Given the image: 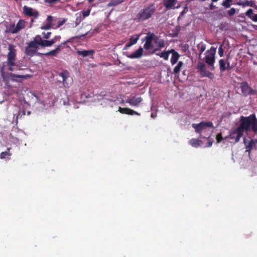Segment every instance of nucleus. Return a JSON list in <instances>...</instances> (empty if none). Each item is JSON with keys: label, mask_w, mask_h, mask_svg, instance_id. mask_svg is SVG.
Here are the masks:
<instances>
[{"label": "nucleus", "mask_w": 257, "mask_h": 257, "mask_svg": "<svg viewBox=\"0 0 257 257\" xmlns=\"http://www.w3.org/2000/svg\"><path fill=\"white\" fill-rule=\"evenodd\" d=\"M218 0H211V1L213 2V3H214V2H217Z\"/></svg>", "instance_id": "052dcab7"}, {"label": "nucleus", "mask_w": 257, "mask_h": 257, "mask_svg": "<svg viewBox=\"0 0 257 257\" xmlns=\"http://www.w3.org/2000/svg\"><path fill=\"white\" fill-rule=\"evenodd\" d=\"M232 1V0H224L222 5L226 8H228L230 7Z\"/></svg>", "instance_id": "473e14b6"}, {"label": "nucleus", "mask_w": 257, "mask_h": 257, "mask_svg": "<svg viewBox=\"0 0 257 257\" xmlns=\"http://www.w3.org/2000/svg\"><path fill=\"white\" fill-rule=\"evenodd\" d=\"M63 78V83L65 86L66 80L69 77V73L67 70H63L59 74Z\"/></svg>", "instance_id": "aec40b11"}, {"label": "nucleus", "mask_w": 257, "mask_h": 257, "mask_svg": "<svg viewBox=\"0 0 257 257\" xmlns=\"http://www.w3.org/2000/svg\"><path fill=\"white\" fill-rule=\"evenodd\" d=\"M226 63L223 59H220L219 61V69L221 73L223 72L226 70Z\"/></svg>", "instance_id": "c85d7f7f"}, {"label": "nucleus", "mask_w": 257, "mask_h": 257, "mask_svg": "<svg viewBox=\"0 0 257 257\" xmlns=\"http://www.w3.org/2000/svg\"><path fill=\"white\" fill-rule=\"evenodd\" d=\"M119 112L122 114H126L128 115H140V113L131 109L129 108H122L121 107H119L118 110Z\"/></svg>", "instance_id": "4468645a"}, {"label": "nucleus", "mask_w": 257, "mask_h": 257, "mask_svg": "<svg viewBox=\"0 0 257 257\" xmlns=\"http://www.w3.org/2000/svg\"><path fill=\"white\" fill-rule=\"evenodd\" d=\"M209 137L210 136H209L208 137H206L207 139V140H208V143H207V144L206 145V147H211L212 146V144H213V141H211Z\"/></svg>", "instance_id": "de8ad7c7"}, {"label": "nucleus", "mask_w": 257, "mask_h": 257, "mask_svg": "<svg viewBox=\"0 0 257 257\" xmlns=\"http://www.w3.org/2000/svg\"><path fill=\"white\" fill-rule=\"evenodd\" d=\"M216 140L217 143H219L223 140L222 134L219 133L216 135Z\"/></svg>", "instance_id": "a19ab883"}, {"label": "nucleus", "mask_w": 257, "mask_h": 257, "mask_svg": "<svg viewBox=\"0 0 257 257\" xmlns=\"http://www.w3.org/2000/svg\"><path fill=\"white\" fill-rule=\"evenodd\" d=\"M77 53L78 55L83 56V57H85L89 55H92L94 53V51L93 50H84L82 51H77Z\"/></svg>", "instance_id": "a211bd4d"}, {"label": "nucleus", "mask_w": 257, "mask_h": 257, "mask_svg": "<svg viewBox=\"0 0 257 257\" xmlns=\"http://www.w3.org/2000/svg\"><path fill=\"white\" fill-rule=\"evenodd\" d=\"M209 7H210V10H213L215 8V6L213 5V4L212 3H211Z\"/></svg>", "instance_id": "6e6d98bb"}, {"label": "nucleus", "mask_w": 257, "mask_h": 257, "mask_svg": "<svg viewBox=\"0 0 257 257\" xmlns=\"http://www.w3.org/2000/svg\"><path fill=\"white\" fill-rule=\"evenodd\" d=\"M69 42H70L69 40L64 42V43H63L61 44L58 46L55 49L50 51L48 52H47L46 53L44 54V55L46 56H56L57 54L60 51L61 48L63 47V46L65 44H66L67 43Z\"/></svg>", "instance_id": "ddd939ff"}, {"label": "nucleus", "mask_w": 257, "mask_h": 257, "mask_svg": "<svg viewBox=\"0 0 257 257\" xmlns=\"http://www.w3.org/2000/svg\"><path fill=\"white\" fill-rule=\"evenodd\" d=\"M67 20V19L66 18H63L61 20H59L57 23V28H59L62 26L66 23Z\"/></svg>", "instance_id": "e433bc0d"}, {"label": "nucleus", "mask_w": 257, "mask_h": 257, "mask_svg": "<svg viewBox=\"0 0 257 257\" xmlns=\"http://www.w3.org/2000/svg\"><path fill=\"white\" fill-rule=\"evenodd\" d=\"M143 48L142 47L136 50L135 52L130 55H127V57L130 59H138L141 58L143 54Z\"/></svg>", "instance_id": "f8f14e48"}, {"label": "nucleus", "mask_w": 257, "mask_h": 257, "mask_svg": "<svg viewBox=\"0 0 257 257\" xmlns=\"http://www.w3.org/2000/svg\"><path fill=\"white\" fill-rule=\"evenodd\" d=\"M49 44H50V46H51L52 45H53L54 43H55L56 42H55V41L53 39H51V40L49 41Z\"/></svg>", "instance_id": "3c124183"}, {"label": "nucleus", "mask_w": 257, "mask_h": 257, "mask_svg": "<svg viewBox=\"0 0 257 257\" xmlns=\"http://www.w3.org/2000/svg\"><path fill=\"white\" fill-rule=\"evenodd\" d=\"M12 67L13 66H10L9 68V70L11 71H13L14 70V69Z\"/></svg>", "instance_id": "4d7b16f0"}, {"label": "nucleus", "mask_w": 257, "mask_h": 257, "mask_svg": "<svg viewBox=\"0 0 257 257\" xmlns=\"http://www.w3.org/2000/svg\"><path fill=\"white\" fill-rule=\"evenodd\" d=\"M43 47H50V44L48 40H43V43L41 45Z\"/></svg>", "instance_id": "49530a36"}, {"label": "nucleus", "mask_w": 257, "mask_h": 257, "mask_svg": "<svg viewBox=\"0 0 257 257\" xmlns=\"http://www.w3.org/2000/svg\"><path fill=\"white\" fill-rule=\"evenodd\" d=\"M197 48L199 52V56L200 57L201 54L205 50L206 45L203 42H200L197 45Z\"/></svg>", "instance_id": "b1692460"}, {"label": "nucleus", "mask_w": 257, "mask_h": 257, "mask_svg": "<svg viewBox=\"0 0 257 257\" xmlns=\"http://www.w3.org/2000/svg\"><path fill=\"white\" fill-rule=\"evenodd\" d=\"M239 5H241L243 7H245V6L252 7L253 5V2L252 1H246L245 2H243L242 3H239Z\"/></svg>", "instance_id": "f704fd0d"}, {"label": "nucleus", "mask_w": 257, "mask_h": 257, "mask_svg": "<svg viewBox=\"0 0 257 257\" xmlns=\"http://www.w3.org/2000/svg\"><path fill=\"white\" fill-rule=\"evenodd\" d=\"M37 50H35L31 47H29V46L26 47L25 48V54L31 57L33 56L37 52Z\"/></svg>", "instance_id": "4be33fe9"}, {"label": "nucleus", "mask_w": 257, "mask_h": 257, "mask_svg": "<svg viewBox=\"0 0 257 257\" xmlns=\"http://www.w3.org/2000/svg\"><path fill=\"white\" fill-rule=\"evenodd\" d=\"M235 13V9L233 8L230 9L228 11L227 14L229 16L231 17L233 16Z\"/></svg>", "instance_id": "37998d69"}, {"label": "nucleus", "mask_w": 257, "mask_h": 257, "mask_svg": "<svg viewBox=\"0 0 257 257\" xmlns=\"http://www.w3.org/2000/svg\"><path fill=\"white\" fill-rule=\"evenodd\" d=\"M28 46H29V47H31L37 50L39 48V45L37 44H36V43H35L33 40L30 41L29 43Z\"/></svg>", "instance_id": "2f4dec72"}, {"label": "nucleus", "mask_w": 257, "mask_h": 257, "mask_svg": "<svg viewBox=\"0 0 257 257\" xmlns=\"http://www.w3.org/2000/svg\"><path fill=\"white\" fill-rule=\"evenodd\" d=\"M81 22V19L80 18L79 19H78V18H77L76 19V25H78L80 22Z\"/></svg>", "instance_id": "5fc2aeb1"}, {"label": "nucleus", "mask_w": 257, "mask_h": 257, "mask_svg": "<svg viewBox=\"0 0 257 257\" xmlns=\"http://www.w3.org/2000/svg\"><path fill=\"white\" fill-rule=\"evenodd\" d=\"M46 4H49L50 5H53L56 3L60 1V0H44Z\"/></svg>", "instance_id": "79ce46f5"}, {"label": "nucleus", "mask_w": 257, "mask_h": 257, "mask_svg": "<svg viewBox=\"0 0 257 257\" xmlns=\"http://www.w3.org/2000/svg\"><path fill=\"white\" fill-rule=\"evenodd\" d=\"M53 18L51 16H48L46 19V23L42 25L41 27L42 30H49L51 29L52 26V22Z\"/></svg>", "instance_id": "2eb2a0df"}, {"label": "nucleus", "mask_w": 257, "mask_h": 257, "mask_svg": "<svg viewBox=\"0 0 257 257\" xmlns=\"http://www.w3.org/2000/svg\"><path fill=\"white\" fill-rule=\"evenodd\" d=\"M231 139H233L234 138V137L233 136H231V138H230Z\"/></svg>", "instance_id": "680f3d73"}, {"label": "nucleus", "mask_w": 257, "mask_h": 257, "mask_svg": "<svg viewBox=\"0 0 257 257\" xmlns=\"http://www.w3.org/2000/svg\"><path fill=\"white\" fill-rule=\"evenodd\" d=\"M196 69L202 77H203L207 71L205 65L203 63L200 62L197 63Z\"/></svg>", "instance_id": "f3484780"}, {"label": "nucleus", "mask_w": 257, "mask_h": 257, "mask_svg": "<svg viewBox=\"0 0 257 257\" xmlns=\"http://www.w3.org/2000/svg\"><path fill=\"white\" fill-rule=\"evenodd\" d=\"M156 10L154 4L149 5L141 10L136 15V19L138 22H144L148 20L154 14Z\"/></svg>", "instance_id": "f03ea898"}, {"label": "nucleus", "mask_w": 257, "mask_h": 257, "mask_svg": "<svg viewBox=\"0 0 257 257\" xmlns=\"http://www.w3.org/2000/svg\"><path fill=\"white\" fill-rule=\"evenodd\" d=\"M55 42L57 41H59L61 39V36H56L54 38H53Z\"/></svg>", "instance_id": "09e8293b"}, {"label": "nucleus", "mask_w": 257, "mask_h": 257, "mask_svg": "<svg viewBox=\"0 0 257 257\" xmlns=\"http://www.w3.org/2000/svg\"><path fill=\"white\" fill-rule=\"evenodd\" d=\"M240 88L242 93L245 96L255 93V91L248 85L246 81H243L241 83Z\"/></svg>", "instance_id": "1a4fd4ad"}, {"label": "nucleus", "mask_w": 257, "mask_h": 257, "mask_svg": "<svg viewBox=\"0 0 257 257\" xmlns=\"http://www.w3.org/2000/svg\"><path fill=\"white\" fill-rule=\"evenodd\" d=\"M253 10L251 9H248L245 13L246 16L250 19L252 21V18L254 16Z\"/></svg>", "instance_id": "7c9ffc66"}, {"label": "nucleus", "mask_w": 257, "mask_h": 257, "mask_svg": "<svg viewBox=\"0 0 257 257\" xmlns=\"http://www.w3.org/2000/svg\"><path fill=\"white\" fill-rule=\"evenodd\" d=\"M143 99L142 97H131L125 100V102L130 104V105L134 107H139L143 101Z\"/></svg>", "instance_id": "6e6552de"}, {"label": "nucleus", "mask_w": 257, "mask_h": 257, "mask_svg": "<svg viewBox=\"0 0 257 257\" xmlns=\"http://www.w3.org/2000/svg\"><path fill=\"white\" fill-rule=\"evenodd\" d=\"M231 68H232V67H231L230 66L229 62H227V66L226 67V70H230V69H231Z\"/></svg>", "instance_id": "8fccbe9b"}, {"label": "nucleus", "mask_w": 257, "mask_h": 257, "mask_svg": "<svg viewBox=\"0 0 257 257\" xmlns=\"http://www.w3.org/2000/svg\"><path fill=\"white\" fill-rule=\"evenodd\" d=\"M26 114V111L25 109H22L20 110L19 114L17 115V119L18 118H21L22 116H25Z\"/></svg>", "instance_id": "58836bf2"}, {"label": "nucleus", "mask_w": 257, "mask_h": 257, "mask_svg": "<svg viewBox=\"0 0 257 257\" xmlns=\"http://www.w3.org/2000/svg\"><path fill=\"white\" fill-rule=\"evenodd\" d=\"M183 65L184 63L183 62L179 61L177 65L174 67L173 69L174 73L176 74H179L181 69L183 66Z\"/></svg>", "instance_id": "393cba45"}, {"label": "nucleus", "mask_w": 257, "mask_h": 257, "mask_svg": "<svg viewBox=\"0 0 257 257\" xmlns=\"http://www.w3.org/2000/svg\"><path fill=\"white\" fill-rule=\"evenodd\" d=\"M155 43L159 48H162L165 47L164 41L163 39H159L158 36H157V38L155 39Z\"/></svg>", "instance_id": "5701e85b"}, {"label": "nucleus", "mask_w": 257, "mask_h": 257, "mask_svg": "<svg viewBox=\"0 0 257 257\" xmlns=\"http://www.w3.org/2000/svg\"><path fill=\"white\" fill-rule=\"evenodd\" d=\"M175 2L176 0H164L163 4L167 9H170L175 5Z\"/></svg>", "instance_id": "412c9836"}, {"label": "nucleus", "mask_w": 257, "mask_h": 257, "mask_svg": "<svg viewBox=\"0 0 257 257\" xmlns=\"http://www.w3.org/2000/svg\"><path fill=\"white\" fill-rule=\"evenodd\" d=\"M215 49L212 47L210 50H208L206 52L205 56L203 59V60L208 65L209 68L211 70H214L215 69L214 64L215 60Z\"/></svg>", "instance_id": "7ed1b4c3"}, {"label": "nucleus", "mask_w": 257, "mask_h": 257, "mask_svg": "<svg viewBox=\"0 0 257 257\" xmlns=\"http://www.w3.org/2000/svg\"><path fill=\"white\" fill-rule=\"evenodd\" d=\"M11 80L18 82H21L24 79L30 77L29 75H17L12 73L9 74Z\"/></svg>", "instance_id": "9b49d317"}, {"label": "nucleus", "mask_w": 257, "mask_h": 257, "mask_svg": "<svg viewBox=\"0 0 257 257\" xmlns=\"http://www.w3.org/2000/svg\"><path fill=\"white\" fill-rule=\"evenodd\" d=\"M252 21L253 22H257V14H254L253 17L252 18Z\"/></svg>", "instance_id": "864d4df0"}, {"label": "nucleus", "mask_w": 257, "mask_h": 257, "mask_svg": "<svg viewBox=\"0 0 257 257\" xmlns=\"http://www.w3.org/2000/svg\"><path fill=\"white\" fill-rule=\"evenodd\" d=\"M15 47L13 45H9L8 49L9 51L8 54L7 64L9 66H15L17 51Z\"/></svg>", "instance_id": "39448f33"}, {"label": "nucleus", "mask_w": 257, "mask_h": 257, "mask_svg": "<svg viewBox=\"0 0 257 257\" xmlns=\"http://www.w3.org/2000/svg\"><path fill=\"white\" fill-rule=\"evenodd\" d=\"M170 54L169 50L167 52H162L160 53H156V55L160 56L161 58H163L165 60H168L169 56Z\"/></svg>", "instance_id": "cd10ccee"}, {"label": "nucleus", "mask_w": 257, "mask_h": 257, "mask_svg": "<svg viewBox=\"0 0 257 257\" xmlns=\"http://www.w3.org/2000/svg\"><path fill=\"white\" fill-rule=\"evenodd\" d=\"M36 1H38V0H35Z\"/></svg>", "instance_id": "0e129e2a"}, {"label": "nucleus", "mask_w": 257, "mask_h": 257, "mask_svg": "<svg viewBox=\"0 0 257 257\" xmlns=\"http://www.w3.org/2000/svg\"><path fill=\"white\" fill-rule=\"evenodd\" d=\"M193 128L195 129V132L199 134L200 138H205V137H203L201 135V132L206 127H213V123L211 121H202L199 123H193L192 125Z\"/></svg>", "instance_id": "20e7f679"}, {"label": "nucleus", "mask_w": 257, "mask_h": 257, "mask_svg": "<svg viewBox=\"0 0 257 257\" xmlns=\"http://www.w3.org/2000/svg\"><path fill=\"white\" fill-rule=\"evenodd\" d=\"M151 116L153 117V118H154L155 115L153 114V113H152L151 114Z\"/></svg>", "instance_id": "bf43d9fd"}, {"label": "nucleus", "mask_w": 257, "mask_h": 257, "mask_svg": "<svg viewBox=\"0 0 257 257\" xmlns=\"http://www.w3.org/2000/svg\"><path fill=\"white\" fill-rule=\"evenodd\" d=\"M251 132L257 135V117L255 114L253 113L248 116H241L238 126L232 133V135L236 134L235 143L239 141L244 133Z\"/></svg>", "instance_id": "f257e3e1"}, {"label": "nucleus", "mask_w": 257, "mask_h": 257, "mask_svg": "<svg viewBox=\"0 0 257 257\" xmlns=\"http://www.w3.org/2000/svg\"><path fill=\"white\" fill-rule=\"evenodd\" d=\"M139 39V36H137L136 37L134 38L133 37H131L130 39L129 42L133 45L136 44L138 40Z\"/></svg>", "instance_id": "c9c22d12"}, {"label": "nucleus", "mask_w": 257, "mask_h": 257, "mask_svg": "<svg viewBox=\"0 0 257 257\" xmlns=\"http://www.w3.org/2000/svg\"><path fill=\"white\" fill-rule=\"evenodd\" d=\"M89 3H92L94 0H87Z\"/></svg>", "instance_id": "13d9d810"}, {"label": "nucleus", "mask_w": 257, "mask_h": 257, "mask_svg": "<svg viewBox=\"0 0 257 257\" xmlns=\"http://www.w3.org/2000/svg\"><path fill=\"white\" fill-rule=\"evenodd\" d=\"M203 77H207L210 79H213L214 77V75L212 73L209 72V71H207Z\"/></svg>", "instance_id": "4c0bfd02"}, {"label": "nucleus", "mask_w": 257, "mask_h": 257, "mask_svg": "<svg viewBox=\"0 0 257 257\" xmlns=\"http://www.w3.org/2000/svg\"><path fill=\"white\" fill-rule=\"evenodd\" d=\"M202 143V141L198 140V139H192L190 141V145L194 147L197 148L198 146H199Z\"/></svg>", "instance_id": "a878e982"}, {"label": "nucleus", "mask_w": 257, "mask_h": 257, "mask_svg": "<svg viewBox=\"0 0 257 257\" xmlns=\"http://www.w3.org/2000/svg\"><path fill=\"white\" fill-rule=\"evenodd\" d=\"M10 148H8V151L3 152L0 154V158L1 159H4L6 158L7 156H11V154L9 152L10 150Z\"/></svg>", "instance_id": "72a5a7b5"}, {"label": "nucleus", "mask_w": 257, "mask_h": 257, "mask_svg": "<svg viewBox=\"0 0 257 257\" xmlns=\"http://www.w3.org/2000/svg\"><path fill=\"white\" fill-rule=\"evenodd\" d=\"M24 14L29 17H33L37 18L39 16V13L37 11L34 10L32 8L25 6L23 7Z\"/></svg>", "instance_id": "9d476101"}, {"label": "nucleus", "mask_w": 257, "mask_h": 257, "mask_svg": "<svg viewBox=\"0 0 257 257\" xmlns=\"http://www.w3.org/2000/svg\"><path fill=\"white\" fill-rule=\"evenodd\" d=\"M42 35H43V37L45 39H48L50 37V36L51 35V32H43Z\"/></svg>", "instance_id": "c03bdc74"}, {"label": "nucleus", "mask_w": 257, "mask_h": 257, "mask_svg": "<svg viewBox=\"0 0 257 257\" xmlns=\"http://www.w3.org/2000/svg\"><path fill=\"white\" fill-rule=\"evenodd\" d=\"M90 9H88L86 11H83L82 12L83 18H85V17H88L90 15Z\"/></svg>", "instance_id": "ea45409f"}, {"label": "nucleus", "mask_w": 257, "mask_h": 257, "mask_svg": "<svg viewBox=\"0 0 257 257\" xmlns=\"http://www.w3.org/2000/svg\"><path fill=\"white\" fill-rule=\"evenodd\" d=\"M256 142L257 140H253L251 139L248 142V144L246 145V151L248 152L249 154L252 150L253 148L255 146Z\"/></svg>", "instance_id": "6ab92c4d"}, {"label": "nucleus", "mask_w": 257, "mask_h": 257, "mask_svg": "<svg viewBox=\"0 0 257 257\" xmlns=\"http://www.w3.org/2000/svg\"><path fill=\"white\" fill-rule=\"evenodd\" d=\"M123 0H111L107 4V7L117 6L123 2Z\"/></svg>", "instance_id": "bb28decb"}, {"label": "nucleus", "mask_w": 257, "mask_h": 257, "mask_svg": "<svg viewBox=\"0 0 257 257\" xmlns=\"http://www.w3.org/2000/svg\"><path fill=\"white\" fill-rule=\"evenodd\" d=\"M157 38V36L154 33L148 32L147 36L144 38V40L145 41L144 45V48L146 50H148L153 47L152 42H155V39Z\"/></svg>", "instance_id": "423d86ee"}, {"label": "nucleus", "mask_w": 257, "mask_h": 257, "mask_svg": "<svg viewBox=\"0 0 257 257\" xmlns=\"http://www.w3.org/2000/svg\"><path fill=\"white\" fill-rule=\"evenodd\" d=\"M25 26V22L23 20H20L16 26L15 24L10 26L9 31L12 34H16L24 28Z\"/></svg>", "instance_id": "0eeeda50"}, {"label": "nucleus", "mask_w": 257, "mask_h": 257, "mask_svg": "<svg viewBox=\"0 0 257 257\" xmlns=\"http://www.w3.org/2000/svg\"><path fill=\"white\" fill-rule=\"evenodd\" d=\"M133 45L128 42L125 46V49H127V48L132 46Z\"/></svg>", "instance_id": "603ef678"}, {"label": "nucleus", "mask_w": 257, "mask_h": 257, "mask_svg": "<svg viewBox=\"0 0 257 257\" xmlns=\"http://www.w3.org/2000/svg\"><path fill=\"white\" fill-rule=\"evenodd\" d=\"M169 52H170V54H172V57L170 60V62L172 65H173L177 62L180 56L179 54V53L175 51L174 49H171L169 50Z\"/></svg>", "instance_id": "dca6fc26"}, {"label": "nucleus", "mask_w": 257, "mask_h": 257, "mask_svg": "<svg viewBox=\"0 0 257 257\" xmlns=\"http://www.w3.org/2000/svg\"><path fill=\"white\" fill-rule=\"evenodd\" d=\"M33 41L36 43V44H37L38 45H42V43H43V40L41 38V37L38 35H37L33 39Z\"/></svg>", "instance_id": "c756f323"}, {"label": "nucleus", "mask_w": 257, "mask_h": 257, "mask_svg": "<svg viewBox=\"0 0 257 257\" xmlns=\"http://www.w3.org/2000/svg\"><path fill=\"white\" fill-rule=\"evenodd\" d=\"M218 54L220 57L223 56V49L222 48V45H221L218 48Z\"/></svg>", "instance_id": "a18cd8bd"}, {"label": "nucleus", "mask_w": 257, "mask_h": 257, "mask_svg": "<svg viewBox=\"0 0 257 257\" xmlns=\"http://www.w3.org/2000/svg\"><path fill=\"white\" fill-rule=\"evenodd\" d=\"M30 111H28V114H30Z\"/></svg>", "instance_id": "e2e57ef3"}]
</instances>
